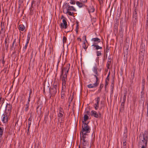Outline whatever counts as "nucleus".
I'll return each instance as SVG.
<instances>
[{
  "label": "nucleus",
  "instance_id": "f257e3e1",
  "mask_svg": "<svg viewBox=\"0 0 148 148\" xmlns=\"http://www.w3.org/2000/svg\"><path fill=\"white\" fill-rule=\"evenodd\" d=\"M70 68V64H66V67L61 69V74L60 77H62L61 80L62 81V90L65 89L66 88V81L67 80V74Z\"/></svg>",
  "mask_w": 148,
  "mask_h": 148
},
{
  "label": "nucleus",
  "instance_id": "f03ea898",
  "mask_svg": "<svg viewBox=\"0 0 148 148\" xmlns=\"http://www.w3.org/2000/svg\"><path fill=\"white\" fill-rule=\"evenodd\" d=\"M148 139V132L145 130L140 135L138 145L141 148H147Z\"/></svg>",
  "mask_w": 148,
  "mask_h": 148
},
{
  "label": "nucleus",
  "instance_id": "7ed1b4c3",
  "mask_svg": "<svg viewBox=\"0 0 148 148\" xmlns=\"http://www.w3.org/2000/svg\"><path fill=\"white\" fill-rule=\"evenodd\" d=\"M83 125H82V130H81L82 134L87 133L90 132V129L89 126L88 125V123H86L84 122V121H82Z\"/></svg>",
  "mask_w": 148,
  "mask_h": 148
},
{
  "label": "nucleus",
  "instance_id": "20e7f679",
  "mask_svg": "<svg viewBox=\"0 0 148 148\" xmlns=\"http://www.w3.org/2000/svg\"><path fill=\"white\" fill-rule=\"evenodd\" d=\"M57 86L56 85H53L51 89H49V95L50 98H51V97H53L56 93L57 92Z\"/></svg>",
  "mask_w": 148,
  "mask_h": 148
},
{
  "label": "nucleus",
  "instance_id": "39448f33",
  "mask_svg": "<svg viewBox=\"0 0 148 148\" xmlns=\"http://www.w3.org/2000/svg\"><path fill=\"white\" fill-rule=\"evenodd\" d=\"M63 12L65 13V10L68 11H75V9L73 6H70L69 3H66L64 5Z\"/></svg>",
  "mask_w": 148,
  "mask_h": 148
},
{
  "label": "nucleus",
  "instance_id": "423d86ee",
  "mask_svg": "<svg viewBox=\"0 0 148 148\" xmlns=\"http://www.w3.org/2000/svg\"><path fill=\"white\" fill-rule=\"evenodd\" d=\"M10 114L9 112H5L2 116V121L4 123H7Z\"/></svg>",
  "mask_w": 148,
  "mask_h": 148
},
{
  "label": "nucleus",
  "instance_id": "0eeeda50",
  "mask_svg": "<svg viewBox=\"0 0 148 148\" xmlns=\"http://www.w3.org/2000/svg\"><path fill=\"white\" fill-rule=\"evenodd\" d=\"M138 9L136 8L134 11L133 14V23L134 24H135L137 22L138 15L137 12Z\"/></svg>",
  "mask_w": 148,
  "mask_h": 148
},
{
  "label": "nucleus",
  "instance_id": "6e6552de",
  "mask_svg": "<svg viewBox=\"0 0 148 148\" xmlns=\"http://www.w3.org/2000/svg\"><path fill=\"white\" fill-rule=\"evenodd\" d=\"M91 116L96 118H100L101 117V114L100 112L98 113L94 110H92L91 111Z\"/></svg>",
  "mask_w": 148,
  "mask_h": 148
},
{
  "label": "nucleus",
  "instance_id": "1a4fd4ad",
  "mask_svg": "<svg viewBox=\"0 0 148 148\" xmlns=\"http://www.w3.org/2000/svg\"><path fill=\"white\" fill-rule=\"evenodd\" d=\"M58 110V116L59 119L63 117L64 116V110L61 107L59 108Z\"/></svg>",
  "mask_w": 148,
  "mask_h": 148
},
{
  "label": "nucleus",
  "instance_id": "9d476101",
  "mask_svg": "<svg viewBox=\"0 0 148 148\" xmlns=\"http://www.w3.org/2000/svg\"><path fill=\"white\" fill-rule=\"evenodd\" d=\"M60 26L61 28L66 29L67 28V25L65 18L63 19L62 23H61Z\"/></svg>",
  "mask_w": 148,
  "mask_h": 148
},
{
  "label": "nucleus",
  "instance_id": "9b49d317",
  "mask_svg": "<svg viewBox=\"0 0 148 148\" xmlns=\"http://www.w3.org/2000/svg\"><path fill=\"white\" fill-rule=\"evenodd\" d=\"M95 100L96 103L94 104V108L95 109L97 110L98 109L99 107V102L100 101V97H98L97 98H95Z\"/></svg>",
  "mask_w": 148,
  "mask_h": 148
},
{
  "label": "nucleus",
  "instance_id": "f8f14e48",
  "mask_svg": "<svg viewBox=\"0 0 148 148\" xmlns=\"http://www.w3.org/2000/svg\"><path fill=\"white\" fill-rule=\"evenodd\" d=\"M12 105L10 103H7L6 106V110L5 112H9L10 114L11 112Z\"/></svg>",
  "mask_w": 148,
  "mask_h": 148
},
{
  "label": "nucleus",
  "instance_id": "ddd939ff",
  "mask_svg": "<svg viewBox=\"0 0 148 148\" xmlns=\"http://www.w3.org/2000/svg\"><path fill=\"white\" fill-rule=\"evenodd\" d=\"M145 45L143 43H141L140 46V51L142 53L144 52L145 51Z\"/></svg>",
  "mask_w": 148,
  "mask_h": 148
},
{
  "label": "nucleus",
  "instance_id": "4468645a",
  "mask_svg": "<svg viewBox=\"0 0 148 148\" xmlns=\"http://www.w3.org/2000/svg\"><path fill=\"white\" fill-rule=\"evenodd\" d=\"M97 43L95 42L92 45V46H93L95 48V49L96 50H98V49H102V47L99 46L98 45H97Z\"/></svg>",
  "mask_w": 148,
  "mask_h": 148
},
{
  "label": "nucleus",
  "instance_id": "2eb2a0df",
  "mask_svg": "<svg viewBox=\"0 0 148 148\" xmlns=\"http://www.w3.org/2000/svg\"><path fill=\"white\" fill-rule=\"evenodd\" d=\"M97 83H94L93 84H90L87 86V87L89 88H94L97 87L98 86Z\"/></svg>",
  "mask_w": 148,
  "mask_h": 148
},
{
  "label": "nucleus",
  "instance_id": "dca6fc26",
  "mask_svg": "<svg viewBox=\"0 0 148 148\" xmlns=\"http://www.w3.org/2000/svg\"><path fill=\"white\" fill-rule=\"evenodd\" d=\"M91 40L95 42H95H97L98 43L100 42H101L100 39L98 38L97 37L92 38Z\"/></svg>",
  "mask_w": 148,
  "mask_h": 148
},
{
  "label": "nucleus",
  "instance_id": "f3484780",
  "mask_svg": "<svg viewBox=\"0 0 148 148\" xmlns=\"http://www.w3.org/2000/svg\"><path fill=\"white\" fill-rule=\"evenodd\" d=\"M3 127H0V138L1 139H2V135L3 134Z\"/></svg>",
  "mask_w": 148,
  "mask_h": 148
},
{
  "label": "nucleus",
  "instance_id": "a211bd4d",
  "mask_svg": "<svg viewBox=\"0 0 148 148\" xmlns=\"http://www.w3.org/2000/svg\"><path fill=\"white\" fill-rule=\"evenodd\" d=\"M76 3L79 8H82L84 5V4L81 2L77 1Z\"/></svg>",
  "mask_w": 148,
  "mask_h": 148
},
{
  "label": "nucleus",
  "instance_id": "6ab92c4d",
  "mask_svg": "<svg viewBox=\"0 0 148 148\" xmlns=\"http://www.w3.org/2000/svg\"><path fill=\"white\" fill-rule=\"evenodd\" d=\"M87 135V133H84V134H82V135L80 136L81 140H86V136Z\"/></svg>",
  "mask_w": 148,
  "mask_h": 148
},
{
  "label": "nucleus",
  "instance_id": "aec40b11",
  "mask_svg": "<svg viewBox=\"0 0 148 148\" xmlns=\"http://www.w3.org/2000/svg\"><path fill=\"white\" fill-rule=\"evenodd\" d=\"M82 141V145L83 147L86 146L88 145V143L87 141L86 140H81Z\"/></svg>",
  "mask_w": 148,
  "mask_h": 148
},
{
  "label": "nucleus",
  "instance_id": "412c9836",
  "mask_svg": "<svg viewBox=\"0 0 148 148\" xmlns=\"http://www.w3.org/2000/svg\"><path fill=\"white\" fill-rule=\"evenodd\" d=\"M65 89L62 90V91L61 92V98L62 99H64V98L65 91Z\"/></svg>",
  "mask_w": 148,
  "mask_h": 148
},
{
  "label": "nucleus",
  "instance_id": "4be33fe9",
  "mask_svg": "<svg viewBox=\"0 0 148 148\" xmlns=\"http://www.w3.org/2000/svg\"><path fill=\"white\" fill-rule=\"evenodd\" d=\"M29 106V104L28 103H27L26 105H24L25 110L26 112L28 111Z\"/></svg>",
  "mask_w": 148,
  "mask_h": 148
},
{
  "label": "nucleus",
  "instance_id": "5701e85b",
  "mask_svg": "<svg viewBox=\"0 0 148 148\" xmlns=\"http://www.w3.org/2000/svg\"><path fill=\"white\" fill-rule=\"evenodd\" d=\"M18 28L19 30L23 31L24 30L25 27L23 25H20Z\"/></svg>",
  "mask_w": 148,
  "mask_h": 148
},
{
  "label": "nucleus",
  "instance_id": "b1692460",
  "mask_svg": "<svg viewBox=\"0 0 148 148\" xmlns=\"http://www.w3.org/2000/svg\"><path fill=\"white\" fill-rule=\"evenodd\" d=\"M93 71L95 74H97V68L96 65H95L93 69Z\"/></svg>",
  "mask_w": 148,
  "mask_h": 148
},
{
  "label": "nucleus",
  "instance_id": "393cba45",
  "mask_svg": "<svg viewBox=\"0 0 148 148\" xmlns=\"http://www.w3.org/2000/svg\"><path fill=\"white\" fill-rule=\"evenodd\" d=\"M88 119L89 117L87 115V114H85L84 116V121H84V122H85V121L88 120Z\"/></svg>",
  "mask_w": 148,
  "mask_h": 148
},
{
  "label": "nucleus",
  "instance_id": "a878e982",
  "mask_svg": "<svg viewBox=\"0 0 148 148\" xmlns=\"http://www.w3.org/2000/svg\"><path fill=\"white\" fill-rule=\"evenodd\" d=\"M64 13L67 14L68 15L70 16H72L73 14V12H71L69 11L68 10H65Z\"/></svg>",
  "mask_w": 148,
  "mask_h": 148
},
{
  "label": "nucleus",
  "instance_id": "bb28decb",
  "mask_svg": "<svg viewBox=\"0 0 148 148\" xmlns=\"http://www.w3.org/2000/svg\"><path fill=\"white\" fill-rule=\"evenodd\" d=\"M96 53L97 54V56H100L102 55L101 51L100 50L96 51Z\"/></svg>",
  "mask_w": 148,
  "mask_h": 148
},
{
  "label": "nucleus",
  "instance_id": "cd10ccee",
  "mask_svg": "<svg viewBox=\"0 0 148 148\" xmlns=\"http://www.w3.org/2000/svg\"><path fill=\"white\" fill-rule=\"evenodd\" d=\"M118 23H116L115 24H114V30H117L118 28Z\"/></svg>",
  "mask_w": 148,
  "mask_h": 148
},
{
  "label": "nucleus",
  "instance_id": "c85d7f7f",
  "mask_svg": "<svg viewBox=\"0 0 148 148\" xmlns=\"http://www.w3.org/2000/svg\"><path fill=\"white\" fill-rule=\"evenodd\" d=\"M31 37V33H28L27 36V42H29V41L30 40V39Z\"/></svg>",
  "mask_w": 148,
  "mask_h": 148
},
{
  "label": "nucleus",
  "instance_id": "c756f323",
  "mask_svg": "<svg viewBox=\"0 0 148 148\" xmlns=\"http://www.w3.org/2000/svg\"><path fill=\"white\" fill-rule=\"evenodd\" d=\"M28 43H29V42H26L25 44V46L23 47V50L24 51H25L26 50L27 48V46L28 44Z\"/></svg>",
  "mask_w": 148,
  "mask_h": 148
},
{
  "label": "nucleus",
  "instance_id": "7c9ffc66",
  "mask_svg": "<svg viewBox=\"0 0 148 148\" xmlns=\"http://www.w3.org/2000/svg\"><path fill=\"white\" fill-rule=\"evenodd\" d=\"M94 75L96 78V82L95 83H97V85H98L99 84V82H98V81L99 80V78L97 75Z\"/></svg>",
  "mask_w": 148,
  "mask_h": 148
},
{
  "label": "nucleus",
  "instance_id": "2f4dec72",
  "mask_svg": "<svg viewBox=\"0 0 148 148\" xmlns=\"http://www.w3.org/2000/svg\"><path fill=\"white\" fill-rule=\"evenodd\" d=\"M111 64V61H108L107 62L106 66L108 69H109V67Z\"/></svg>",
  "mask_w": 148,
  "mask_h": 148
},
{
  "label": "nucleus",
  "instance_id": "473e14b6",
  "mask_svg": "<svg viewBox=\"0 0 148 148\" xmlns=\"http://www.w3.org/2000/svg\"><path fill=\"white\" fill-rule=\"evenodd\" d=\"M103 84H101L100 85V87L98 90V92H100L101 89L103 88Z\"/></svg>",
  "mask_w": 148,
  "mask_h": 148
},
{
  "label": "nucleus",
  "instance_id": "72a5a7b5",
  "mask_svg": "<svg viewBox=\"0 0 148 148\" xmlns=\"http://www.w3.org/2000/svg\"><path fill=\"white\" fill-rule=\"evenodd\" d=\"M79 29V24L78 23H77L76 27L75 29V31L77 34L78 33V29Z\"/></svg>",
  "mask_w": 148,
  "mask_h": 148
},
{
  "label": "nucleus",
  "instance_id": "f704fd0d",
  "mask_svg": "<svg viewBox=\"0 0 148 148\" xmlns=\"http://www.w3.org/2000/svg\"><path fill=\"white\" fill-rule=\"evenodd\" d=\"M5 48L7 49L8 47V44H7V40L6 39H5Z\"/></svg>",
  "mask_w": 148,
  "mask_h": 148
},
{
  "label": "nucleus",
  "instance_id": "c9c22d12",
  "mask_svg": "<svg viewBox=\"0 0 148 148\" xmlns=\"http://www.w3.org/2000/svg\"><path fill=\"white\" fill-rule=\"evenodd\" d=\"M35 1L33 0L32 2V5H31V8H33L34 6H35Z\"/></svg>",
  "mask_w": 148,
  "mask_h": 148
},
{
  "label": "nucleus",
  "instance_id": "e433bc0d",
  "mask_svg": "<svg viewBox=\"0 0 148 148\" xmlns=\"http://www.w3.org/2000/svg\"><path fill=\"white\" fill-rule=\"evenodd\" d=\"M67 38L65 36H64L63 38V43H65L66 42Z\"/></svg>",
  "mask_w": 148,
  "mask_h": 148
},
{
  "label": "nucleus",
  "instance_id": "4c0bfd02",
  "mask_svg": "<svg viewBox=\"0 0 148 148\" xmlns=\"http://www.w3.org/2000/svg\"><path fill=\"white\" fill-rule=\"evenodd\" d=\"M126 93L125 92L124 94V95L123 98V101L124 102H125L126 100Z\"/></svg>",
  "mask_w": 148,
  "mask_h": 148
},
{
  "label": "nucleus",
  "instance_id": "58836bf2",
  "mask_svg": "<svg viewBox=\"0 0 148 148\" xmlns=\"http://www.w3.org/2000/svg\"><path fill=\"white\" fill-rule=\"evenodd\" d=\"M144 94V93L143 91L141 92L140 97L141 98H142L143 97Z\"/></svg>",
  "mask_w": 148,
  "mask_h": 148
},
{
  "label": "nucleus",
  "instance_id": "ea45409f",
  "mask_svg": "<svg viewBox=\"0 0 148 148\" xmlns=\"http://www.w3.org/2000/svg\"><path fill=\"white\" fill-rule=\"evenodd\" d=\"M83 48L86 50V49L87 48V47H86V44L85 42H84L83 43Z\"/></svg>",
  "mask_w": 148,
  "mask_h": 148
},
{
  "label": "nucleus",
  "instance_id": "a19ab883",
  "mask_svg": "<svg viewBox=\"0 0 148 148\" xmlns=\"http://www.w3.org/2000/svg\"><path fill=\"white\" fill-rule=\"evenodd\" d=\"M16 39H15L14 40L13 42V43L12 44V46H11V48H13L14 47V45L15 43L16 42Z\"/></svg>",
  "mask_w": 148,
  "mask_h": 148
},
{
  "label": "nucleus",
  "instance_id": "79ce46f5",
  "mask_svg": "<svg viewBox=\"0 0 148 148\" xmlns=\"http://www.w3.org/2000/svg\"><path fill=\"white\" fill-rule=\"evenodd\" d=\"M95 11V9L94 8H91L90 10H88V12L90 13V12H93Z\"/></svg>",
  "mask_w": 148,
  "mask_h": 148
},
{
  "label": "nucleus",
  "instance_id": "37998d69",
  "mask_svg": "<svg viewBox=\"0 0 148 148\" xmlns=\"http://www.w3.org/2000/svg\"><path fill=\"white\" fill-rule=\"evenodd\" d=\"M125 102H124L123 101V102L121 103V106L123 108H124V104H125Z\"/></svg>",
  "mask_w": 148,
  "mask_h": 148
},
{
  "label": "nucleus",
  "instance_id": "c03bdc74",
  "mask_svg": "<svg viewBox=\"0 0 148 148\" xmlns=\"http://www.w3.org/2000/svg\"><path fill=\"white\" fill-rule=\"evenodd\" d=\"M109 81H105V87L106 88L109 83Z\"/></svg>",
  "mask_w": 148,
  "mask_h": 148
},
{
  "label": "nucleus",
  "instance_id": "a18cd8bd",
  "mask_svg": "<svg viewBox=\"0 0 148 148\" xmlns=\"http://www.w3.org/2000/svg\"><path fill=\"white\" fill-rule=\"evenodd\" d=\"M126 142L125 141H123V147L124 148H125V146L126 145Z\"/></svg>",
  "mask_w": 148,
  "mask_h": 148
},
{
  "label": "nucleus",
  "instance_id": "49530a36",
  "mask_svg": "<svg viewBox=\"0 0 148 148\" xmlns=\"http://www.w3.org/2000/svg\"><path fill=\"white\" fill-rule=\"evenodd\" d=\"M106 53H108L109 52V49L108 48V47H107V48H106Z\"/></svg>",
  "mask_w": 148,
  "mask_h": 148
},
{
  "label": "nucleus",
  "instance_id": "de8ad7c7",
  "mask_svg": "<svg viewBox=\"0 0 148 148\" xmlns=\"http://www.w3.org/2000/svg\"><path fill=\"white\" fill-rule=\"evenodd\" d=\"M4 32V29L2 27L1 30L0 32V34L2 33L3 32Z\"/></svg>",
  "mask_w": 148,
  "mask_h": 148
},
{
  "label": "nucleus",
  "instance_id": "09e8293b",
  "mask_svg": "<svg viewBox=\"0 0 148 148\" xmlns=\"http://www.w3.org/2000/svg\"><path fill=\"white\" fill-rule=\"evenodd\" d=\"M106 81H109V76H108V75L107 78H106Z\"/></svg>",
  "mask_w": 148,
  "mask_h": 148
},
{
  "label": "nucleus",
  "instance_id": "8fccbe9b",
  "mask_svg": "<svg viewBox=\"0 0 148 148\" xmlns=\"http://www.w3.org/2000/svg\"><path fill=\"white\" fill-rule=\"evenodd\" d=\"M70 3L71 4H75V1H71L70 2Z\"/></svg>",
  "mask_w": 148,
  "mask_h": 148
},
{
  "label": "nucleus",
  "instance_id": "3c124183",
  "mask_svg": "<svg viewBox=\"0 0 148 148\" xmlns=\"http://www.w3.org/2000/svg\"><path fill=\"white\" fill-rule=\"evenodd\" d=\"M31 116L28 119V121H31L32 119V118H31Z\"/></svg>",
  "mask_w": 148,
  "mask_h": 148
},
{
  "label": "nucleus",
  "instance_id": "603ef678",
  "mask_svg": "<svg viewBox=\"0 0 148 148\" xmlns=\"http://www.w3.org/2000/svg\"><path fill=\"white\" fill-rule=\"evenodd\" d=\"M147 116L148 117V105L147 106V114H146Z\"/></svg>",
  "mask_w": 148,
  "mask_h": 148
},
{
  "label": "nucleus",
  "instance_id": "864d4df0",
  "mask_svg": "<svg viewBox=\"0 0 148 148\" xmlns=\"http://www.w3.org/2000/svg\"><path fill=\"white\" fill-rule=\"evenodd\" d=\"M32 93V90L31 89L29 90V95H31Z\"/></svg>",
  "mask_w": 148,
  "mask_h": 148
},
{
  "label": "nucleus",
  "instance_id": "5fc2aeb1",
  "mask_svg": "<svg viewBox=\"0 0 148 148\" xmlns=\"http://www.w3.org/2000/svg\"><path fill=\"white\" fill-rule=\"evenodd\" d=\"M31 124V121H28V125H30Z\"/></svg>",
  "mask_w": 148,
  "mask_h": 148
},
{
  "label": "nucleus",
  "instance_id": "6e6d98bb",
  "mask_svg": "<svg viewBox=\"0 0 148 148\" xmlns=\"http://www.w3.org/2000/svg\"><path fill=\"white\" fill-rule=\"evenodd\" d=\"M85 113H86V114H87V115H88V113H89V111H86V112H85Z\"/></svg>",
  "mask_w": 148,
  "mask_h": 148
},
{
  "label": "nucleus",
  "instance_id": "4d7b16f0",
  "mask_svg": "<svg viewBox=\"0 0 148 148\" xmlns=\"http://www.w3.org/2000/svg\"><path fill=\"white\" fill-rule=\"evenodd\" d=\"M30 99H29V98H28V101H27V103H29V102L30 101Z\"/></svg>",
  "mask_w": 148,
  "mask_h": 148
},
{
  "label": "nucleus",
  "instance_id": "13d9d810",
  "mask_svg": "<svg viewBox=\"0 0 148 148\" xmlns=\"http://www.w3.org/2000/svg\"><path fill=\"white\" fill-rule=\"evenodd\" d=\"M5 61L4 60V59H3L2 60V63L3 64H4V63H5Z\"/></svg>",
  "mask_w": 148,
  "mask_h": 148
},
{
  "label": "nucleus",
  "instance_id": "bf43d9fd",
  "mask_svg": "<svg viewBox=\"0 0 148 148\" xmlns=\"http://www.w3.org/2000/svg\"><path fill=\"white\" fill-rule=\"evenodd\" d=\"M120 27L121 29H123V25L120 24Z\"/></svg>",
  "mask_w": 148,
  "mask_h": 148
},
{
  "label": "nucleus",
  "instance_id": "052dcab7",
  "mask_svg": "<svg viewBox=\"0 0 148 148\" xmlns=\"http://www.w3.org/2000/svg\"><path fill=\"white\" fill-rule=\"evenodd\" d=\"M23 0H19V1L21 3H23Z\"/></svg>",
  "mask_w": 148,
  "mask_h": 148
},
{
  "label": "nucleus",
  "instance_id": "680f3d73",
  "mask_svg": "<svg viewBox=\"0 0 148 148\" xmlns=\"http://www.w3.org/2000/svg\"><path fill=\"white\" fill-rule=\"evenodd\" d=\"M77 40H79L80 41H81V39L80 38H77Z\"/></svg>",
  "mask_w": 148,
  "mask_h": 148
},
{
  "label": "nucleus",
  "instance_id": "e2e57ef3",
  "mask_svg": "<svg viewBox=\"0 0 148 148\" xmlns=\"http://www.w3.org/2000/svg\"><path fill=\"white\" fill-rule=\"evenodd\" d=\"M29 129H28L27 130V134H28L29 132Z\"/></svg>",
  "mask_w": 148,
  "mask_h": 148
},
{
  "label": "nucleus",
  "instance_id": "0e129e2a",
  "mask_svg": "<svg viewBox=\"0 0 148 148\" xmlns=\"http://www.w3.org/2000/svg\"><path fill=\"white\" fill-rule=\"evenodd\" d=\"M147 18H148V9L147 11Z\"/></svg>",
  "mask_w": 148,
  "mask_h": 148
},
{
  "label": "nucleus",
  "instance_id": "69168bd1",
  "mask_svg": "<svg viewBox=\"0 0 148 148\" xmlns=\"http://www.w3.org/2000/svg\"><path fill=\"white\" fill-rule=\"evenodd\" d=\"M20 37L19 38V45H20Z\"/></svg>",
  "mask_w": 148,
  "mask_h": 148
},
{
  "label": "nucleus",
  "instance_id": "338daca9",
  "mask_svg": "<svg viewBox=\"0 0 148 148\" xmlns=\"http://www.w3.org/2000/svg\"><path fill=\"white\" fill-rule=\"evenodd\" d=\"M43 92H44V93L45 92V87H44V88H43Z\"/></svg>",
  "mask_w": 148,
  "mask_h": 148
},
{
  "label": "nucleus",
  "instance_id": "774afa93",
  "mask_svg": "<svg viewBox=\"0 0 148 148\" xmlns=\"http://www.w3.org/2000/svg\"><path fill=\"white\" fill-rule=\"evenodd\" d=\"M30 127V125H28V129H29Z\"/></svg>",
  "mask_w": 148,
  "mask_h": 148
}]
</instances>
